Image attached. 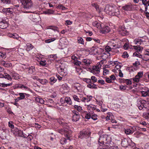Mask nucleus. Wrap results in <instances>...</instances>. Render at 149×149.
<instances>
[{"label":"nucleus","mask_w":149,"mask_h":149,"mask_svg":"<svg viewBox=\"0 0 149 149\" xmlns=\"http://www.w3.org/2000/svg\"><path fill=\"white\" fill-rule=\"evenodd\" d=\"M104 10L107 14L111 15L116 16L120 13L119 9L116 7L109 5L106 6Z\"/></svg>","instance_id":"nucleus-1"},{"label":"nucleus","mask_w":149,"mask_h":149,"mask_svg":"<svg viewBox=\"0 0 149 149\" xmlns=\"http://www.w3.org/2000/svg\"><path fill=\"white\" fill-rule=\"evenodd\" d=\"M22 7L25 9L31 10L34 7V4L32 0H20Z\"/></svg>","instance_id":"nucleus-2"},{"label":"nucleus","mask_w":149,"mask_h":149,"mask_svg":"<svg viewBox=\"0 0 149 149\" xmlns=\"http://www.w3.org/2000/svg\"><path fill=\"white\" fill-rule=\"evenodd\" d=\"M58 131L61 134H64L68 139H69L72 133L71 131L68 128H63L59 129Z\"/></svg>","instance_id":"nucleus-3"},{"label":"nucleus","mask_w":149,"mask_h":149,"mask_svg":"<svg viewBox=\"0 0 149 149\" xmlns=\"http://www.w3.org/2000/svg\"><path fill=\"white\" fill-rule=\"evenodd\" d=\"M91 133V132L88 130H84L79 133L78 137L81 139H86L90 136Z\"/></svg>","instance_id":"nucleus-4"},{"label":"nucleus","mask_w":149,"mask_h":149,"mask_svg":"<svg viewBox=\"0 0 149 149\" xmlns=\"http://www.w3.org/2000/svg\"><path fill=\"white\" fill-rule=\"evenodd\" d=\"M72 114V120L73 121L76 122L79 120L80 118V116L78 112L73 111Z\"/></svg>","instance_id":"nucleus-5"},{"label":"nucleus","mask_w":149,"mask_h":149,"mask_svg":"<svg viewBox=\"0 0 149 149\" xmlns=\"http://www.w3.org/2000/svg\"><path fill=\"white\" fill-rule=\"evenodd\" d=\"M107 135H104L101 136H100L98 140V142L100 145L104 144V143H106V141L107 140Z\"/></svg>","instance_id":"nucleus-6"},{"label":"nucleus","mask_w":149,"mask_h":149,"mask_svg":"<svg viewBox=\"0 0 149 149\" xmlns=\"http://www.w3.org/2000/svg\"><path fill=\"white\" fill-rule=\"evenodd\" d=\"M118 32L122 36L127 35L128 34V32L126 29L123 27H121L119 28Z\"/></svg>","instance_id":"nucleus-7"},{"label":"nucleus","mask_w":149,"mask_h":149,"mask_svg":"<svg viewBox=\"0 0 149 149\" xmlns=\"http://www.w3.org/2000/svg\"><path fill=\"white\" fill-rule=\"evenodd\" d=\"M31 19L34 22L38 23L39 22L40 17L37 14H34L31 16Z\"/></svg>","instance_id":"nucleus-8"},{"label":"nucleus","mask_w":149,"mask_h":149,"mask_svg":"<svg viewBox=\"0 0 149 149\" xmlns=\"http://www.w3.org/2000/svg\"><path fill=\"white\" fill-rule=\"evenodd\" d=\"M8 24L7 22L3 20H0V28L5 29L8 26Z\"/></svg>","instance_id":"nucleus-9"},{"label":"nucleus","mask_w":149,"mask_h":149,"mask_svg":"<svg viewBox=\"0 0 149 149\" xmlns=\"http://www.w3.org/2000/svg\"><path fill=\"white\" fill-rule=\"evenodd\" d=\"M132 145H134V143H132V142H131L130 144L128 141L127 140H124L122 141L121 142V145L122 146L124 147H127L128 146H131V144Z\"/></svg>","instance_id":"nucleus-10"},{"label":"nucleus","mask_w":149,"mask_h":149,"mask_svg":"<svg viewBox=\"0 0 149 149\" xmlns=\"http://www.w3.org/2000/svg\"><path fill=\"white\" fill-rule=\"evenodd\" d=\"M2 11L4 13L8 15H10L13 13V9L10 8H3L2 10Z\"/></svg>","instance_id":"nucleus-11"},{"label":"nucleus","mask_w":149,"mask_h":149,"mask_svg":"<svg viewBox=\"0 0 149 149\" xmlns=\"http://www.w3.org/2000/svg\"><path fill=\"white\" fill-rule=\"evenodd\" d=\"M0 78H4L5 79H7L9 80H12V78L10 75L6 73H4L3 74L2 73H0Z\"/></svg>","instance_id":"nucleus-12"},{"label":"nucleus","mask_w":149,"mask_h":149,"mask_svg":"<svg viewBox=\"0 0 149 149\" xmlns=\"http://www.w3.org/2000/svg\"><path fill=\"white\" fill-rule=\"evenodd\" d=\"M101 65H97V66H95L93 69V73L96 74H98L100 72V68H101Z\"/></svg>","instance_id":"nucleus-13"},{"label":"nucleus","mask_w":149,"mask_h":149,"mask_svg":"<svg viewBox=\"0 0 149 149\" xmlns=\"http://www.w3.org/2000/svg\"><path fill=\"white\" fill-rule=\"evenodd\" d=\"M111 42L112 43L111 47L112 49L119 48L120 47V45L117 42H115L114 40H112Z\"/></svg>","instance_id":"nucleus-14"},{"label":"nucleus","mask_w":149,"mask_h":149,"mask_svg":"<svg viewBox=\"0 0 149 149\" xmlns=\"http://www.w3.org/2000/svg\"><path fill=\"white\" fill-rule=\"evenodd\" d=\"M110 31V29L107 26H103L102 28L101 32L102 33H108Z\"/></svg>","instance_id":"nucleus-15"},{"label":"nucleus","mask_w":149,"mask_h":149,"mask_svg":"<svg viewBox=\"0 0 149 149\" xmlns=\"http://www.w3.org/2000/svg\"><path fill=\"white\" fill-rule=\"evenodd\" d=\"M93 50L94 51L95 54L98 55L100 54L104 51L103 49L100 48L98 49L95 48V49H93Z\"/></svg>","instance_id":"nucleus-16"},{"label":"nucleus","mask_w":149,"mask_h":149,"mask_svg":"<svg viewBox=\"0 0 149 149\" xmlns=\"http://www.w3.org/2000/svg\"><path fill=\"white\" fill-rule=\"evenodd\" d=\"M66 102L67 104L69 105H71L72 104V102L70 98L68 97H66L64 99V103Z\"/></svg>","instance_id":"nucleus-17"},{"label":"nucleus","mask_w":149,"mask_h":149,"mask_svg":"<svg viewBox=\"0 0 149 149\" xmlns=\"http://www.w3.org/2000/svg\"><path fill=\"white\" fill-rule=\"evenodd\" d=\"M82 63L83 64V65H84L86 66H88L91 64V61L88 59H84L82 60Z\"/></svg>","instance_id":"nucleus-18"},{"label":"nucleus","mask_w":149,"mask_h":149,"mask_svg":"<svg viewBox=\"0 0 149 149\" xmlns=\"http://www.w3.org/2000/svg\"><path fill=\"white\" fill-rule=\"evenodd\" d=\"M33 48V46L31 44L29 43H27L26 44V50L27 51H29L32 49Z\"/></svg>","instance_id":"nucleus-19"},{"label":"nucleus","mask_w":149,"mask_h":149,"mask_svg":"<svg viewBox=\"0 0 149 149\" xmlns=\"http://www.w3.org/2000/svg\"><path fill=\"white\" fill-rule=\"evenodd\" d=\"M50 84L51 85H53L57 81L56 78H55L54 77H52L49 78Z\"/></svg>","instance_id":"nucleus-20"},{"label":"nucleus","mask_w":149,"mask_h":149,"mask_svg":"<svg viewBox=\"0 0 149 149\" xmlns=\"http://www.w3.org/2000/svg\"><path fill=\"white\" fill-rule=\"evenodd\" d=\"M123 9L125 10H131V6L130 5H126L122 7Z\"/></svg>","instance_id":"nucleus-21"},{"label":"nucleus","mask_w":149,"mask_h":149,"mask_svg":"<svg viewBox=\"0 0 149 149\" xmlns=\"http://www.w3.org/2000/svg\"><path fill=\"white\" fill-rule=\"evenodd\" d=\"M142 42V41L141 40V39H136L134 41V43L135 45H137V46H140Z\"/></svg>","instance_id":"nucleus-22"},{"label":"nucleus","mask_w":149,"mask_h":149,"mask_svg":"<svg viewBox=\"0 0 149 149\" xmlns=\"http://www.w3.org/2000/svg\"><path fill=\"white\" fill-rule=\"evenodd\" d=\"M57 69L58 73L60 74H62V72H64V68L62 66H59L57 68Z\"/></svg>","instance_id":"nucleus-23"},{"label":"nucleus","mask_w":149,"mask_h":149,"mask_svg":"<svg viewBox=\"0 0 149 149\" xmlns=\"http://www.w3.org/2000/svg\"><path fill=\"white\" fill-rule=\"evenodd\" d=\"M87 86L90 88L97 89V88L96 85L92 82V83L88 84L87 85Z\"/></svg>","instance_id":"nucleus-24"},{"label":"nucleus","mask_w":149,"mask_h":149,"mask_svg":"<svg viewBox=\"0 0 149 149\" xmlns=\"http://www.w3.org/2000/svg\"><path fill=\"white\" fill-rule=\"evenodd\" d=\"M141 93L143 97H146L147 96H149V90L146 91H142L141 92Z\"/></svg>","instance_id":"nucleus-25"},{"label":"nucleus","mask_w":149,"mask_h":149,"mask_svg":"<svg viewBox=\"0 0 149 149\" xmlns=\"http://www.w3.org/2000/svg\"><path fill=\"white\" fill-rule=\"evenodd\" d=\"M38 81L42 84H46L48 82L47 80L45 79H38Z\"/></svg>","instance_id":"nucleus-26"},{"label":"nucleus","mask_w":149,"mask_h":149,"mask_svg":"<svg viewBox=\"0 0 149 149\" xmlns=\"http://www.w3.org/2000/svg\"><path fill=\"white\" fill-rule=\"evenodd\" d=\"M29 72L30 74H32L35 71V68L34 66H31L28 68Z\"/></svg>","instance_id":"nucleus-27"},{"label":"nucleus","mask_w":149,"mask_h":149,"mask_svg":"<svg viewBox=\"0 0 149 149\" xmlns=\"http://www.w3.org/2000/svg\"><path fill=\"white\" fill-rule=\"evenodd\" d=\"M73 63L74 65L80 66H81V65H83V64L82 63V62L80 61H78L77 60L74 61Z\"/></svg>","instance_id":"nucleus-28"},{"label":"nucleus","mask_w":149,"mask_h":149,"mask_svg":"<svg viewBox=\"0 0 149 149\" xmlns=\"http://www.w3.org/2000/svg\"><path fill=\"white\" fill-rule=\"evenodd\" d=\"M145 101L142 100L141 99H138L137 101V104L138 106L139 105H141L143 104V103Z\"/></svg>","instance_id":"nucleus-29"},{"label":"nucleus","mask_w":149,"mask_h":149,"mask_svg":"<svg viewBox=\"0 0 149 149\" xmlns=\"http://www.w3.org/2000/svg\"><path fill=\"white\" fill-rule=\"evenodd\" d=\"M92 5L93 7L95 8L96 10H97L98 12L100 11L99 6L97 3H92Z\"/></svg>","instance_id":"nucleus-30"},{"label":"nucleus","mask_w":149,"mask_h":149,"mask_svg":"<svg viewBox=\"0 0 149 149\" xmlns=\"http://www.w3.org/2000/svg\"><path fill=\"white\" fill-rule=\"evenodd\" d=\"M95 109V106L94 105L91 104L88 106V109L89 110H94Z\"/></svg>","instance_id":"nucleus-31"},{"label":"nucleus","mask_w":149,"mask_h":149,"mask_svg":"<svg viewBox=\"0 0 149 149\" xmlns=\"http://www.w3.org/2000/svg\"><path fill=\"white\" fill-rule=\"evenodd\" d=\"M87 139L86 141L87 142V145L88 146H90L91 144V138L90 136H88L87 137L86 139Z\"/></svg>","instance_id":"nucleus-32"},{"label":"nucleus","mask_w":149,"mask_h":149,"mask_svg":"<svg viewBox=\"0 0 149 149\" xmlns=\"http://www.w3.org/2000/svg\"><path fill=\"white\" fill-rule=\"evenodd\" d=\"M134 131H132L130 129H127L125 130V132L127 134H131L133 133Z\"/></svg>","instance_id":"nucleus-33"},{"label":"nucleus","mask_w":149,"mask_h":149,"mask_svg":"<svg viewBox=\"0 0 149 149\" xmlns=\"http://www.w3.org/2000/svg\"><path fill=\"white\" fill-rule=\"evenodd\" d=\"M54 11L51 9H49L45 11V13L47 14H51L54 13Z\"/></svg>","instance_id":"nucleus-34"},{"label":"nucleus","mask_w":149,"mask_h":149,"mask_svg":"<svg viewBox=\"0 0 149 149\" xmlns=\"http://www.w3.org/2000/svg\"><path fill=\"white\" fill-rule=\"evenodd\" d=\"M56 38H51L46 40L45 42L46 43H49L52 42L54 41L55 40Z\"/></svg>","instance_id":"nucleus-35"},{"label":"nucleus","mask_w":149,"mask_h":149,"mask_svg":"<svg viewBox=\"0 0 149 149\" xmlns=\"http://www.w3.org/2000/svg\"><path fill=\"white\" fill-rule=\"evenodd\" d=\"M1 3L4 4H10L12 0H0Z\"/></svg>","instance_id":"nucleus-36"},{"label":"nucleus","mask_w":149,"mask_h":149,"mask_svg":"<svg viewBox=\"0 0 149 149\" xmlns=\"http://www.w3.org/2000/svg\"><path fill=\"white\" fill-rule=\"evenodd\" d=\"M12 77L15 79H17L19 78V74L16 73H14L13 74Z\"/></svg>","instance_id":"nucleus-37"},{"label":"nucleus","mask_w":149,"mask_h":149,"mask_svg":"<svg viewBox=\"0 0 149 149\" xmlns=\"http://www.w3.org/2000/svg\"><path fill=\"white\" fill-rule=\"evenodd\" d=\"M77 42L79 43L82 44H84V42L83 38L81 37H78L77 38Z\"/></svg>","instance_id":"nucleus-38"},{"label":"nucleus","mask_w":149,"mask_h":149,"mask_svg":"<svg viewBox=\"0 0 149 149\" xmlns=\"http://www.w3.org/2000/svg\"><path fill=\"white\" fill-rule=\"evenodd\" d=\"M36 100L37 102H39L41 104H43L44 103V101L42 98H37Z\"/></svg>","instance_id":"nucleus-39"},{"label":"nucleus","mask_w":149,"mask_h":149,"mask_svg":"<svg viewBox=\"0 0 149 149\" xmlns=\"http://www.w3.org/2000/svg\"><path fill=\"white\" fill-rule=\"evenodd\" d=\"M60 142L62 144H64L66 143V139L64 138H62L60 140Z\"/></svg>","instance_id":"nucleus-40"},{"label":"nucleus","mask_w":149,"mask_h":149,"mask_svg":"<svg viewBox=\"0 0 149 149\" xmlns=\"http://www.w3.org/2000/svg\"><path fill=\"white\" fill-rule=\"evenodd\" d=\"M91 80H92L91 81L92 83H94L97 82V79L95 76H92L91 77Z\"/></svg>","instance_id":"nucleus-41"},{"label":"nucleus","mask_w":149,"mask_h":149,"mask_svg":"<svg viewBox=\"0 0 149 149\" xmlns=\"http://www.w3.org/2000/svg\"><path fill=\"white\" fill-rule=\"evenodd\" d=\"M25 94H26L24 93H19V95L20 96V97H20L21 100L25 98Z\"/></svg>","instance_id":"nucleus-42"},{"label":"nucleus","mask_w":149,"mask_h":149,"mask_svg":"<svg viewBox=\"0 0 149 149\" xmlns=\"http://www.w3.org/2000/svg\"><path fill=\"white\" fill-rule=\"evenodd\" d=\"M140 78L139 76L137 74L135 77V78L133 79V80L136 82H138L139 81Z\"/></svg>","instance_id":"nucleus-43"},{"label":"nucleus","mask_w":149,"mask_h":149,"mask_svg":"<svg viewBox=\"0 0 149 149\" xmlns=\"http://www.w3.org/2000/svg\"><path fill=\"white\" fill-rule=\"evenodd\" d=\"M92 114L90 113H87L85 116V118L87 119H90L91 118Z\"/></svg>","instance_id":"nucleus-44"},{"label":"nucleus","mask_w":149,"mask_h":149,"mask_svg":"<svg viewBox=\"0 0 149 149\" xmlns=\"http://www.w3.org/2000/svg\"><path fill=\"white\" fill-rule=\"evenodd\" d=\"M12 85V83H10V84H5L4 83H1V86L3 87H7L8 86H10Z\"/></svg>","instance_id":"nucleus-45"},{"label":"nucleus","mask_w":149,"mask_h":149,"mask_svg":"<svg viewBox=\"0 0 149 149\" xmlns=\"http://www.w3.org/2000/svg\"><path fill=\"white\" fill-rule=\"evenodd\" d=\"M83 81L88 84H90L92 82L91 79L89 78H84L83 79Z\"/></svg>","instance_id":"nucleus-46"},{"label":"nucleus","mask_w":149,"mask_h":149,"mask_svg":"<svg viewBox=\"0 0 149 149\" xmlns=\"http://www.w3.org/2000/svg\"><path fill=\"white\" fill-rule=\"evenodd\" d=\"M74 108L77 109L78 111H81L82 110L80 106L75 105L74 106Z\"/></svg>","instance_id":"nucleus-47"},{"label":"nucleus","mask_w":149,"mask_h":149,"mask_svg":"<svg viewBox=\"0 0 149 149\" xmlns=\"http://www.w3.org/2000/svg\"><path fill=\"white\" fill-rule=\"evenodd\" d=\"M0 56L3 58H5L6 57V53L2 52H0Z\"/></svg>","instance_id":"nucleus-48"},{"label":"nucleus","mask_w":149,"mask_h":149,"mask_svg":"<svg viewBox=\"0 0 149 149\" xmlns=\"http://www.w3.org/2000/svg\"><path fill=\"white\" fill-rule=\"evenodd\" d=\"M73 97L74 99V100L75 101H77L78 102H80V101H79L80 99L78 98V97L77 95H73Z\"/></svg>","instance_id":"nucleus-49"},{"label":"nucleus","mask_w":149,"mask_h":149,"mask_svg":"<svg viewBox=\"0 0 149 149\" xmlns=\"http://www.w3.org/2000/svg\"><path fill=\"white\" fill-rule=\"evenodd\" d=\"M12 66V64L11 63H9L8 62L6 61L5 67L6 68H9Z\"/></svg>","instance_id":"nucleus-50"},{"label":"nucleus","mask_w":149,"mask_h":149,"mask_svg":"<svg viewBox=\"0 0 149 149\" xmlns=\"http://www.w3.org/2000/svg\"><path fill=\"white\" fill-rule=\"evenodd\" d=\"M97 116L96 114H92L91 118L95 120L97 119Z\"/></svg>","instance_id":"nucleus-51"},{"label":"nucleus","mask_w":149,"mask_h":149,"mask_svg":"<svg viewBox=\"0 0 149 149\" xmlns=\"http://www.w3.org/2000/svg\"><path fill=\"white\" fill-rule=\"evenodd\" d=\"M143 117L144 118L147 119L149 118V113H143Z\"/></svg>","instance_id":"nucleus-52"},{"label":"nucleus","mask_w":149,"mask_h":149,"mask_svg":"<svg viewBox=\"0 0 149 149\" xmlns=\"http://www.w3.org/2000/svg\"><path fill=\"white\" fill-rule=\"evenodd\" d=\"M49 28L54 31H58V28L56 26H49Z\"/></svg>","instance_id":"nucleus-53"},{"label":"nucleus","mask_w":149,"mask_h":149,"mask_svg":"<svg viewBox=\"0 0 149 149\" xmlns=\"http://www.w3.org/2000/svg\"><path fill=\"white\" fill-rule=\"evenodd\" d=\"M62 88L64 90H68L69 87L66 84H63L62 86Z\"/></svg>","instance_id":"nucleus-54"},{"label":"nucleus","mask_w":149,"mask_h":149,"mask_svg":"<svg viewBox=\"0 0 149 149\" xmlns=\"http://www.w3.org/2000/svg\"><path fill=\"white\" fill-rule=\"evenodd\" d=\"M109 72V71L106 69H103V75H105L106 74H108Z\"/></svg>","instance_id":"nucleus-55"},{"label":"nucleus","mask_w":149,"mask_h":149,"mask_svg":"<svg viewBox=\"0 0 149 149\" xmlns=\"http://www.w3.org/2000/svg\"><path fill=\"white\" fill-rule=\"evenodd\" d=\"M127 86L126 85L123 86L121 85L119 86V88L120 90H126V88L127 87Z\"/></svg>","instance_id":"nucleus-56"},{"label":"nucleus","mask_w":149,"mask_h":149,"mask_svg":"<svg viewBox=\"0 0 149 149\" xmlns=\"http://www.w3.org/2000/svg\"><path fill=\"white\" fill-rule=\"evenodd\" d=\"M139 57L141 58L143 60L146 61H147L149 60V58H145V56H144L143 57L142 55L140 54H139Z\"/></svg>","instance_id":"nucleus-57"},{"label":"nucleus","mask_w":149,"mask_h":149,"mask_svg":"<svg viewBox=\"0 0 149 149\" xmlns=\"http://www.w3.org/2000/svg\"><path fill=\"white\" fill-rule=\"evenodd\" d=\"M112 49V47H110L109 46H107L105 47V50L107 52L111 51Z\"/></svg>","instance_id":"nucleus-58"},{"label":"nucleus","mask_w":149,"mask_h":149,"mask_svg":"<svg viewBox=\"0 0 149 149\" xmlns=\"http://www.w3.org/2000/svg\"><path fill=\"white\" fill-rule=\"evenodd\" d=\"M126 81L125 83L128 85H131L132 84V82L130 79H126L125 80Z\"/></svg>","instance_id":"nucleus-59"},{"label":"nucleus","mask_w":149,"mask_h":149,"mask_svg":"<svg viewBox=\"0 0 149 149\" xmlns=\"http://www.w3.org/2000/svg\"><path fill=\"white\" fill-rule=\"evenodd\" d=\"M46 61L44 60V61H41L40 62V65L45 66L46 65Z\"/></svg>","instance_id":"nucleus-60"},{"label":"nucleus","mask_w":149,"mask_h":149,"mask_svg":"<svg viewBox=\"0 0 149 149\" xmlns=\"http://www.w3.org/2000/svg\"><path fill=\"white\" fill-rule=\"evenodd\" d=\"M13 38L16 39H18L19 38V37L18 34L15 33L13 34Z\"/></svg>","instance_id":"nucleus-61"},{"label":"nucleus","mask_w":149,"mask_h":149,"mask_svg":"<svg viewBox=\"0 0 149 149\" xmlns=\"http://www.w3.org/2000/svg\"><path fill=\"white\" fill-rule=\"evenodd\" d=\"M88 98L87 96L86 97H83L81 100V101L82 102H88L89 101H88Z\"/></svg>","instance_id":"nucleus-62"},{"label":"nucleus","mask_w":149,"mask_h":149,"mask_svg":"<svg viewBox=\"0 0 149 149\" xmlns=\"http://www.w3.org/2000/svg\"><path fill=\"white\" fill-rule=\"evenodd\" d=\"M49 57L50 58H53L54 59H56L57 58V56H56V55L55 54L50 55Z\"/></svg>","instance_id":"nucleus-63"},{"label":"nucleus","mask_w":149,"mask_h":149,"mask_svg":"<svg viewBox=\"0 0 149 149\" xmlns=\"http://www.w3.org/2000/svg\"><path fill=\"white\" fill-rule=\"evenodd\" d=\"M106 81L108 83H110L112 82V81L109 78L106 77Z\"/></svg>","instance_id":"nucleus-64"}]
</instances>
